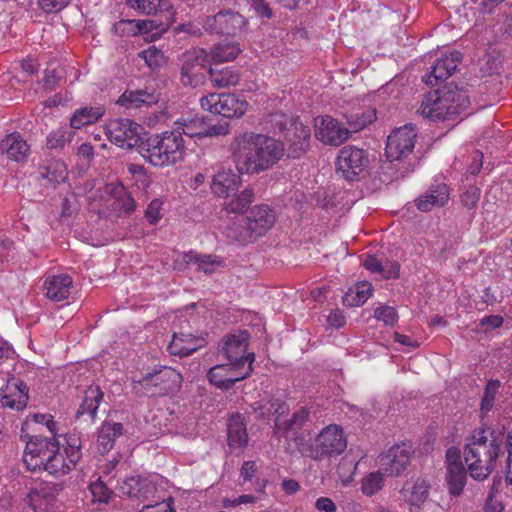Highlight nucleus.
Wrapping results in <instances>:
<instances>
[{
  "label": "nucleus",
  "instance_id": "57",
  "mask_svg": "<svg viewBox=\"0 0 512 512\" xmlns=\"http://www.w3.org/2000/svg\"><path fill=\"white\" fill-rule=\"evenodd\" d=\"M230 125L227 121H222L217 124H210L206 121L205 137L224 136L229 134Z\"/></svg>",
  "mask_w": 512,
  "mask_h": 512
},
{
  "label": "nucleus",
  "instance_id": "13",
  "mask_svg": "<svg viewBox=\"0 0 512 512\" xmlns=\"http://www.w3.org/2000/svg\"><path fill=\"white\" fill-rule=\"evenodd\" d=\"M180 381V374L176 370L162 366L149 372L138 380L144 393L151 396H161L172 392Z\"/></svg>",
  "mask_w": 512,
  "mask_h": 512
},
{
  "label": "nucleus",
  "instance_id": "27",
  "mask_svg": "<svg viewBox=\"0 0 512 512\" xmlns=\"http://www.w3.org/2000/svg\"><path fill=\"white\" fill-rule=\"evenodd\" d=\"M0 151L10 160L24 162L29 155L30 147L21 134L14 132L0 142Z\"/></svg>",
  "mask_w": 512,
  "mask_h": 512
},
{
  "label": "nucleus",
  "instance_id": "49",
  "mask_svg": "<svg viewBox=\"0 0 512 512\" xmlns=\"http://www.w3.org/2000/svg\"><path fill=\"white\" fill-rule=\"evenodd\" d=\"M81 447V439L78 435L68 434L66 436L65 453L72 466H75L82 457Z\"/></svg>",
  "mask_w": 512,
  "mask_h": 512
},
{
  "label": "nucleus",
  "instance_id": "36",
  "mask_svg": "<svg viewBox=\"0 0 512 512\" xmlns=\"http://www.w3.org/2000/svg\"><path fill=\"white\" fill-rule=\"evenodd\" d=\"M240 52L238 42L223 40L207 51L209 65L234 60Z\"/></svg>",
  "mask_w": 512,
  "mask_h": 512
},
{
  "label": "nucleus",
  "instance_id": "42",
  "mask_svg": "<svg viewBox=\"0 0 512 512\" xmlns=\"http://www.w3.org/2000/svg\"><path fill=\"white\" fill-rule=\"evenodd\" d=\"M181 259L185 264L197 265L198 269L206 274L213 273L221 263L216 256L198 254L194 251L183 253Z\"/></svg>",
  "mask_w": 512,
  "mask_h": 512
},
{
  "label": "nucleus",
  "instance_id": "12",
  "mask_svg": "<svg viewBox=\"0 0 512 512\" xmlns=\"http://www.w3.org/2000/svg\"><path fill=\"white\" fill-rule=\"evenodd\" d=\"M369 165L368 154L355 146H345L338 154L337 173L348 181H355Z\"/></svg>",
  "mask_w": 512,
  "mask_h": 512
},
{
  "label": "nucleus",
  "instance_id": "15",
  "mask_svg": "<svg viewBox=\"0 0 512 512\" xmlns=\"http://www.w3.org/2000/svg\"><path fill=\"white\" fill-rule=\"evenodd\" d=\"M248 340L249 333L247 331H238L224 336L219 342L218 350L228 362L252 366L255 355L247 352Z\"/></svg>",
  "mask_w": 512,
  "mask_h": 512
},
{
  "label": "nucleus",
  "instance_id": "55",
  "mask_svg": "<svg viewBox=\"0 0 512 512\" xmlns=\"http://www.w3.org/2000/svg\"><path fill=\"white\" fill-rule=\"evenodd\" d=\"M139 57H141L150 68H155L160 65L163 54L155 46H151L148 49L141 51L139 53Z\"/></svg>",
  "mask_w": 512,
  "mask_h": 512
},
{
  "label": "nucleus",
  "instance_id": "46",
  "mask_svg": "<svg viewBox=\"0 0 512 512\" xmlns=\"http://www.w3.org/2000/svg\"><path fill=\"white\" fill-rule=\"evenodd\" d=\"M257 471L258 467L254 461H245L240 469V477L243 479L242 484L253 483L255 492L264 494L267 481L258 477Z\"/></svg>",
  "mask_w": 512,
  "mask_h": 512
},
{
  "label": "nucleus",
  "instance_id": "59",
  "mask_svg": "<svg viewBox=\"0 0 512 512\" xmlns=\"http://www.w3.org/2000/svg\"><path fill=\"white\" fill-rule=\"evenodd\" d=\"M69 3L70 0H38L39 7L46 13H57Z\"/></svg>",
  "mask_w": 512,
  "mask_h": 512
},
{
  "label": "nucleus",
  "instance_id": "45",
  "mask_svg": "<svg viewBox=\"0 0 512 512\" xmlns=\"http://www.w3.org/2000/svg\"><path fill=\"white\" fill-rule=\"evenodd\" d=\"M372 292V285L363 282L352 286L343 296V304L348 307L360 306L364 304Z\"/></svg>",
  "mask_w": 512,
  "mask_h": 512
},
{
  "label": "nucleus",
  "instance_id": "24",
  "mask_svg": "<svg viewBox=\"0 0 512 512\" xmlns=\"http://www.w3.org/2000/svg\"><path fill=\"white\" fill-rule=\"evenodd\" d=\"M449 194V187L445 183H434L416 200V206L420 211H431L433 207L444 206Z\"/></svg>",
  "mask_w": 512,
  "mask_h": 512
},
{
  "label": "nucleus",
  "instance_id": "6",
  "mask_svg": "<svg viewBox=\"0 0 512 512\" xmlns=\"http://www.w3.org/2000/svg\"><path fill=\"white\" fill-rule=\"evenodd\" d=\"M107 138L123 149H136L144 142V128L135 121L127 118L112 119L105 126Z\"/></svg>",
  "mask_w": 512,
  "mask_h": 512
},
{
  "label": "nucleus",
  "instance_id": "53",
  "mask_svg": "<svg viewBox=\"0 0 512 512\" xmlns=\"http://www.w3.org/2000/svg\"><path fill=\"white\" fill-rule=\"evenodd\" d=\"M480 194L481 191L478 187L469 185L461 195V202L468 209H473L476 207L480 199Z\"/></svg>",
  "mask_w": 512,
  "mask_h": 512
},
{
  "label": "nucleus",
  "instance_id": "35",
  "mask_svg": "<svg viewBox=\"0 0 512 512\" xmlns=\"http://www.w3.org/2000/svg\"><path fill=\"white\" fill-rule=\"evenodd\" d=\"M246 222H248L246 218H235L224 227L223 232L230 240L240 245H246L256 239Z\"/></svg>",
  "mask_w": 512,
  "mask_h": 512
},
{
  "label": "nucleus",
  "instance_id": "19",
  "mask_svg": "<svg viewBox=\"0 0 512 512\" xmlns=\"http://www.w3.org/2000/svg\"><path fill=\"white\" fill-rule=\"evenodd\" d=\"M351 131L329 115L315 119V136L325 144L339 146L349 139Z\"/></svg>",
  "mask_w": 512,
  "mask_h": 512
},
{
  "label": "nucleus",
  "instance_id": "30",
  "mask_svg": "<svg viewBox=\"0 0 512 512\" xmlns=\"http://www.w3.org/2000/svg\"><path fill=\"white\" fill-rule=\"evenodd\" d=\"M159 100L154 89L144 88L137 90H126L118 99L117 103L127 109L139 108L143 105H152Z\"/></svg>",
  "mask_w": 512,
  "mask_h": 512
},
{
  "label": "nucleus",
  "instance_id": "2",
  "mask_svg": "<svg viewBox=\"0 0 512 512\" xmlns=\"http://www.w3.org/2000/svg\"><path fill=\"white\" fill-rule=\"evenodd\" d=\"M504 438L503 428L485 425L472 432L464 447V459L473 479L485 480L493 472Z\"/></svg>",
  "mask_w": 512,
  "mask_h": 512
},
{
  "label": "nucleus",
  "instance_id": "43",
  "mask_svg": "<svg viewBox=\"0 0 512 512\" xmlns=\"http://www.w3.org/2000/svg\"><path fill=\"white\" fill-rule=\"evenodd\" d=\"M67 176V168L62 161H51L40 168L39 179L46 181L52 187L63 182Z\"/></svg>",
  "mask_w": 512,
  "mask_h": 512
},
{
  "label": "nucleus",
  "instance_id": "44",
  "mask_svg": "<svg viewBox=\"0 0 512 512\" xmlns=\"http://www.w3.org/2000/svg\"><path fill=\"white\" fill-rule=\"evenodd\" d=\"M59 450L60 445H58L57 448L53 450L51 458H49V460L44 463L43 467H41V471L43 470L51 475L60 477L72 470L74 466H72L69 460L66 461L65 457L59 452Z\"/></svg>",
  "mask_w": 512,
  "mask_h": 512
},
{
  "label": "nucleus",
  "instance_id": "61",
  "mask_svg": "<svg viewBox=\"0 0 512 512\" xmlns=\"http://www.w3.org/2000/svg\"><path fill=\"white\" fill-rule=\"evenodd\" d=\"M505 449L507 451V460H506V483L508 485H512V428L509 430L506 436Z\"/></svg>",
  "mask_w": 512,
  "mask_h": 512
},
{
  "label": "nucleus",
  "instance_id": "3",
  "mask_svg": "<svg viewBox=\"0 0 512 512\" xmlns=\"http://www.w3.org/2000/svg\"><path fill=\"white\" fill-rule=\"evenodd\" d=\"M139 154L154 167L165 168L182 162L186 155L184 139L179 130H166L145 137Z\"/></svg>",
  "mask_w": 512,
  "mask_h": 512
},
{
  "label": "nucleus",
  "instance_id": "39",
  "mask_svg": "<svg viewBox=\"0 0 512 512\" xmlns=\"http://www.w3.org/2000/svg\"><path fill=\"white\" fill-rule=\"evenodd\" d=\"M173 130H179L181 137L186 135L190 138H205L206 118H180L175 121Z\"/></svg>",
  "mask_w": 512,
  "mask_h": 512
},
{
  "label": "nucleus",
  "instance_id": "37",
  "mask_svg": "<svg viewBox=\"0 0 512 512\" xmlns=\"http://www.w3.org/2000/svg\"><path fill=\"white\" fill-rule=\"evenodd\" d=\"M106 193L114 199V202L111 204L114 210L126 214L134 212L136 208L135 200L122 184L111 183L106 185Z\"/></svg>",
  "mask_w": 512,
  "mask_h": 512
},
{
  "label": "nucleus",
  "instance_id": "18",
  "mask_svg": "<svg viewBox=\"0 0 512 512\" xmlns=\"http://www.w3.org/2000/svg\"><path fill=\"white\" fill-rule=\"evenodd\" d=\"M446 483L450 495L460 496L467 482V471L462 460L459 449L451 447L446 451Z\"/></svg>",
  "mask_w": 512,
  "mask_h": 512
},
{
  "label": "nucleus",
  "instance_id": "60",
  "mask_svg": "<svg viewBox=\"0 0 512 512\" xmlns=\"http://www.w3.org/2000/svg\"><path fill=\"white\" fill-rule=\"evenodd\" d=\"M29 503L30 505L37 510L38 508H41L44 501L48 502L49 494L46 491L45 488L43 489H32L29 494Z\"/></svg>",
  "mask_w": 512,
  "mask_h": 512
},
{
  "label": "nucleus",
  "instance_id": "10",
  "mask_svg": "<svg viewBox=\"0 0 512 512\" xmlns=\"http://www.w3.org/2000/svg\"><path fill=\"white\" fill-rule=\"evenodd\" d=\"M203 29L210 34L237 36L247 26V21L239 12L221 10L213 16H206L202 22Z\"/></svg>",
  "mask_w": 512,
  "mask_h": 512
},
{
  "label": "nucleus",
  "instance_id": "26",
  "mask_svg": "<svg viewBox=\"0 0 512 512\" xmlns=\"http://www.w3.org/2000/svg\"><path fill=\"white\" fill-rule=\"evenodd\" d=\"M251 410L256 413L257 419H270L275 417V423L281 416L289 411V405L279 398H267L256 401L250 405Z\"/></svg>",
  "mask_w": 512,
  "mask_h": 512
},
{
  "label": "nucleus",
  "instance_id": "22",
  "mask_svg": "<svg viewBox=\"0 0 512 512\" xmlns=\"http://www.w3.org/2000/svg\"><path fill=\"white\" fill-rule=\"evenodd\" d=\"M461 53L455 51L448 56L437 59L430 68V72L423 78L425 83L431 86L437 85L441 81L448 79L457 69V64L461 60Z\"/></svg>",
  "mask_w": 512,
  "mask_h": 512
},
{
  "label": "nucleus",
  "instance_id": "40",
  "mask_svg": "<svg viewBox=\"0 0 512 512\" xmlns=\"http://www.w3.org/2000/svg\"><path fill=\"white\" fill-rule=\"evenodd\" d=\"M209 79L213 87L227 88L239 83L240 72L233 67H223L221 69L209 67Z\"/></svg>",
  "mask_w": 512,
  "mask_h": 512
},
{
  "label": "nucleus",
  "instance_id": "16",
  "mask_svg": "<svg viewBox=\"0 0 512 512\" xmlns=\"http://www.w3.org/2000/svg\"><path fill=\"white\" fill-rule=\"evenodd\" d=\"M417 137L416 127L406 124L395 129L387 139L385 153L390 161H399L410 155Z\"/></svg>",
  "mask_w": 512,
  "mask_h": 512
},
{
  "label": "nucleus",
  "instance_id": "47",
  "mask_svg": "<svg viewBox=\"0 0 512 512\" xmlns=\"http://www.w3.org/2000/svg\"><path fill=\"white\" fill-rule=\"evenodd\" d=\"M500 385L501 383L499 380L491 379L487 382L481 400L480 411L482 417H484L492 410L494 406L495 397L496 394L498 393Z\"/></svg>",
  "mask_w": 512,
  "mask_h": 512
},
{
  "label": "nucleus",
  "instance_id": "31",
  "mask_svg": "<svg viewBox=\"0 0 512 512\" xmlns=\"http://www.w3.org/2000/svg\"><path fill=\"white\" fill-rule=\"evenodd\" d=\"M71 288L72 278L64 274L48 277L44 282L46 297L55 302L67 299L70 296Z\"/></svg>",
  "mask_w": 512,
  "mask_h": 512
},
{
  "label": "nucleus",
  "instance_id": "21",
  "mask_svg": "<svg viewBox=\"0 0 512 512\" xmlns=\"http://www.w3.org/2000/svg\"><path fill=\"white\" fill-rule=\"evenodd\" d=\"M122 494L142 501L154 497L157 488L155 482L146 476H130L123 480L119 486Z\"/></svg>",
  "mask_w": 512,
  "mask_h": 512
},
{
  "label": "nucleus",
  "instance_id": "34",
  "mask_svg": "<svg viewBox=\"0 0 512 512\" xmlns=\"http://www.w3.org/2000/svg\"><path fill=\"white\" fill-rule=\"evenodd\" d=\"M228 444L231 449L242 450L247 446L248 434L246 423L241 415H233L228 421Z\"/></svg>",
  "mask_w": 512,
  "mask_h": 512
},
{
  "label": "nucleus",
  "instance_id": "32",
  "mask_svg": "<svg viewBox=\"0 0 512 512\" xmlns=\"http://www.w3.org/2000/svg\"><path fill=\"white\" fill-rule=\"evenodd\" d=\"M124 427L121 423L105 421L101 424L97 433V449L101 454L108 453L115 444L117 438L123 435Z\"/></svg>",
  "mask_w": 512,
  "mask_h": 512
},
{
  "label": "nucleus",
  "instance_id": "29",
  "mask_svg": "<svg viewBox=\"0 0 512 512\" xmlns=\"http://www.w3.org/2000/svg\"><path fill=\"white\" fill-rule=\"evenodd\" d=\"M430 488V483L426 479L419 477L415 480L407 481L401 489V494L411 506L420 508L427 500Z\"/></svg>",
  "mask_w": 512,
  "mask_h": 512
},
{
  "label": "nucleus",
  "instance_id": "1",
  "mask_svg": "<svg viewBox=\"0 0 512 512\" xmlns=\"http://www.w3.org/2000/svg\"><path fill=\"white\" fill-rule=\"evenodd\" d=\"M281 141L264 134L245 132L232 143V156L240 174H259L274 166L284 155Z\"/></svg>",
  "mask_w": 512,
  "mask_h": 512
},
{
  "label": "nucleus",
  "instance_id": "28",
  "mask_svg": "<svg viewBox=\"0 0 512 512\" xmlns=\"http://www.w3.org/2000/svg\"><path fill=\"white\" fill-rule=\"evenodd\" d=\"M362 265L371 273H377L382 279H396L400 275V264L396 260L378 259L374 255H366Z\"/></svg>",
  "mask_w": 512,
  "mask_h": 512
},
{
  "label": "nucleus",
  "instance_id": "41",
  "mask_svg": "<svg viewBox=\"0 0 512 512\" xmlns=\"http://www.w3.org/2000/svg\"><path fill=\"white\" fill-rule=\"evenodd\" d=\"M104 112L105 110L101 106L81 107L73 113L70 125L74 129H80L97 122L104 115Z\"/></svg>",
  "mask_w": 512,
  "mask_h": 512
},
{
  "label": "nucleus",
  "instance_id": "7",
  "mask_svg": "<svg viewBox=\"0 0 512 512\" xmlns=\"http://www.w3.org/2000/svg\"><path fill=\"white\" fill-rule=\"evenodd\" d=\"M26 442L23 462L28 470L32 472L41 471L44 463L51 458L53 450L59 445L58 440L52 436L50 438L41 435L21 436Z\"/></svg>",
  "mask_w": 512,
  "mask_h": 512
},
{
  "label": "nucleus",
  "instance_id": "17",
  "mask_svg": "<svg viewBox=\"0 0 512 512\" xmlns=\"http://www.w3.org/2000/svg\"><path fill=\"white\" fill-rule=\"evenodd\" d=\"M414 451L410 444L394 445L378 458V463L385 476H399L411 462Z\"/></svg>",
  "mask_w": 512,
  "mask_h": 512
},
{
  "label": "nucleus",
  "instance_id": "33",
  "mask_svg": "<svg viewBox=\"0 0 512 512\" xmlns=\"http://www.w3.org/2000/svg\"><path fill=\"white\" fill-rule=\"evenodd\" d=\"M104 393L98 385H90L84 391V397L80 404L76 417L79 418L83 415H88L94 421L96 418L97 410L100 403L103 401Z\"/></svg>",
  "mask_w": 512,
  "mask_h": 512
},
{
  "label": "nucleus",
  "instance_id": "38",
  "mask_svg": "<svg viewBox=\"0 0 512 512\" xmlns=\"http://www.w3.org/2000/svg\"><path fill=\"white\" fill-rule=\"evenodd\" d=\"M254 189L250 186L246 187L240 193L234 192L227 200L224 202L223 207L224 210L228 214H243L247 211V208L254 201Z\"/></svg>",
  "mask_w": 512,
  "mask_h": 512
},
{
  "label": "nucleus",
  "instance_id": "54",
  "mask_svg": "<svg viewBox=\"0 0 512 512\" xmlns=\"http://www.w3.org/2000/svg\"><path fill=\"white\" fill-rule=\"evenodd\" d=\"M69 142V139L66 138V131L63 128L56 129L52 131L47 136V148L48 149H62L65 144Z\"/></svg>",
  "mask_w": 512,
  "mask_h": 512
},
{
  "label": "nucleus",
  "instance_id": "20",
  "mask_svg": "<svg viewBox=\"0 0 512 512\" xmlns=\"http://www.w3.org/2000/svg\"><path fill=\"white\" fill-rule=\"evenodd\" d=\"M29 400V387L17 377H10L4 388L0 389V402L3 407L16 411L23 410Z\"/></svg>",
  "mask_w": 512,
  "mask_h": 512
},
{
  "label": "nucleus",
  "instance_id": "51",
  "mask_svg": "<svg viewBox=\"0 0 512 512\" xmlns=\"http://www.w3.org/2000/svg\"><path fill=\"white\" fill-rule=\"evenodd\" d=\"M375 118L374 111H368L367 113H357L354 115H350L347 118V124L349 125V130L352 132H357L364 129L368 124H370Z\"/></svg>",
  "mask_w": 512,
  "mask_h": 512
},
{
  "label": "nucleus",
  "instance_id": "62",
  "mask_svg": "<svg viewBox=\"0 0 512 512\" xmlns=\"http://www.w3.org/2000/svg\"><path fill=\"white\" fill-rule=\"evenodd\" d=\"M60 79L61 76L58 74L55 68H47L44 71L43 85L45 89L53 90L57 86Z\"/></svg>",
  "mask_w": 512,
  "mask_h": 512
},
{
  "label": "nucleus",
  "instance_id": "48",
  "mask_svg": "<svg viewBox=\"0 0 512 512\" xmlns=\"http://www.w3.org/2000/svg\"><path fill=\"white\" fill-rule=\"evenodd\" d=\"M385 476L381 468L378 471L371 472L362 480V492L367 496L376 494L383 486V477Z\"/></svg>",
  "mask_w": 512,
  "mask_h": 512
},
{
  "label": "nucleus",
  "instance_id": "4",
  "mask_svg": "<svg viewBox=\"0 0 512 512\" xmlns=\"http://www.w3.org/2000/svg\"><path fill=\"white\" fill-rule=\"evenodd\" d=\"M469 97L465 90L453 83L427 93L419 109L420 114L432 121L449 120L469 106Z\"/></svg>",
  "mask_w": 512,
  "mask_h": 512
},
{
  "label": "nucleus",
  "instance_id": "8",
  "mask_svg": "<svg viewBox=\"0 0 512 512\" xmlns=\"http://www.w3.org/2000/svg\"><path fill=\"white\" fill-rule=\"evenodd\" d=\"M202 109L225 118L241 117L247 110V102L230 93H209L200 99Z\"/></svg>",
  "mask_w": 512,
  "mask_h": 512
},
{
  "label": "nucleus",
  "instance_id": "63",
  "mask_svg": "<svg viewBox=\"0 0 512 512\" xmlns=\"http://www.w3.org/2000/svg\"><path fill=\"white\" fill-rule=\"evenodd\" d=\"M374 317L376 320H394L399 315L394 307L384 305L375 309Z\"/></svg>",
  "mask_w": 512,
  "mask_h": 512
},
{
  "label": "nucleus",
  "instance_id": "9",
  "mask_svg": "<svg viewBox=\"0 0 512 512\" xmlns=\"http://www.w3.org/2000/svg\"><path fill=\"white\" fill-rule=\"evenodd\" d=\"M347 448V440L344 437L343 430L337 425L325 427L315 440V445L311 449V457L314 460L337 456Z\"/></svg>",
  "mask_w": 512,
  "mask_h": 512
},
{
  "label": "nucleus",
  "instance_id": "50",
  "mask_svg": "<svg viewBox=\"0 0 512 512\" xmlns=\"http://www.w3.org/2000/svg\"><path fill=\"white\" fill-rule=\"evenodd\" d=\"M309 419V411L305 407L299 408L295 411L292 417L283 423L284 432L300 430Z\"/></svg>",
  "mask_w": 512,
  "mask_h": 512
},
{
  "label": "nucleus",
  "instance_id": "23",
  "mask_svg": "<svg viewBox=\"0 0 512 512\" xmlns=\"http://www.w3.org/2000/svg\"><path fill=\"white\" fill-rule=\"evenodd\" d=\"M246 224L254 233L255 237L263 236L275 223L276 213L268 205H257L251 209L250 215L246 217Z\"/></svg>",
  "mask_w": 512,
  "mask_h": 512
},
{
  "label": "nucleus",
  "instance_id": "25",
  "mask_svg": "<svg viewBox=\"0 0 512 512\" xmlns=\"http://www.w3.org/2000/svg\"><path fill=\"white\" fill-rule=\"evenodd\" d=\"M241 184L239 174L229 170H220L212 178L211 189L218 197L229 198Z\"/></svg>",
  "mask_w": 512,
  "mask_h": 512
},
{
  "label": "nucleus",
  "instance_id": "11",
  "mask_svg": "<svg viewBox=\"0 0 512 512\" xmlns=\"http://www.w3.org/2000/svg\"><path fill=\"white\" fill-rule=\"evenodd\" d=\"M253 371L251 365H243L233 362L218 364L210 368L207 373L209 382L222 391H228L234 385L246 379Z\"/></svg>",
  "mask_w": 512,
  "mask_h": 512
},
{
  "label": "nucleus",
  "instance_id": "58",
  "mask_svg": "<svg viewBox=\"0 0 512 512\" xmlns=\"http://www.w3.org/2000/svg\"><path fill=\"white\" fill-rule=\"evenodd\" d=\"M173 502L174 499L172 497H168L161 502L143 506L140 512H174Z\"/></svg>",
  "mask_w": 512,
  "mask_h": 512
},
{
  "label": "nucleus",
  "instance_id": "64",
  "mask_svg": "<svg viewBox=\"0 0 512 512\" xmlns=\"http://www.w3.org/2000/svg\"><path fill=\"white\" fill-rule=\"evenodd\" d=\"M160 208L161 202L158 199H154L148 205L145 217L150 224H155L160 219Z\"/></svg>",
  "mask_w": 512,
  "mask_h": 512
},
{
  "label": "nucleus",
  "instance_id": "5",
  "mask_svg": "<svg viewBox=\"0 0 512 512\" xmlns=\"http://www.w3.org/2000/svg\"><path fill=\"white\" fill-rule=\"evenodd\" d=\"M274 121L288 143V156L299 158L305 154L310 147L309 127L298 119L287 118L284 115L275 114Z\"/></svg>",
  "mask_w": 512,
  "mask_h": 512
},
{
  "label": "nucleus",
  "instance_id": "14",
  "mask_svg": "<svg viewBox=\"0 0 512 512\" xmlns=\"http://www.w3.org/2000/svg\"><path fill=\"white\" fill-rule=\"evenodd\" d=\"M209 65L207 51L193 48L183 53L180 67V82L183 86L196 87L204 80L201 72Z\"/></svg>",
  "mask_w": 512,
  "mask_h": 512
},
{
  "label": "nucleus",
  "instance_id": "52",
  "mask_svg": "<svg viewBox=\"0 0 512 512\" xmlns=\"http://www.w3.org/2000/svg\"><path fill=\"white\" fill-rule=\"evenodd\" d=\"M162 0H127L128 5L147 15L156 13Z\"/></svg>",
  "mask_w": 512,
  "mask_h": 512
},
{
  "label": "nucleus",
  "instance_id": "56",
  "mask_svg": "<svg viewBox=\"0 0 512 512\" xmlns=\"http://www.w3.org/2000/svg\"><path fill=\"white\" fill-rule=\"evenodd\" d=\"M91 493L96 501L107 503L113 492L101 481L90 485Z\"/></svg>",
  "mask_w": 512,
  "mask_h": 512
}]
</instances>
